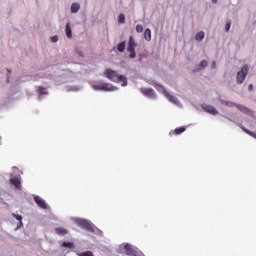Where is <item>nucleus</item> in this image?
I'll return each mask as SVG.
<instances>
[{
  "mask_svg": "<svg viewBox=\"0 0 256 256\" xmlns=\"http://www.w3.org/2000/svg\"><path fill=\"white\" fill-rule=\"evenodd\" d=\"M125 47H126L125 41L118 43V45L116 46L117 51H119V53H125Z\"/></svg>",
  "mask_w": 256,
  "mask_h": 256,
  "instance_id": "12",
  "label": "nucleus"
},
{
  "mask_svg": "<svg viewBox=\"0 0 256 256\" xmlns=\"http://www.w3.org/2000/svg\"><path fill=\"white\" fill-rule=\"evenodd\" d=\"M104 77L113 83H122V87H127V77H125V75L118 74L117 71L113 69L106 68L104 70Z\"/></svg>",
  "mask_w": 256,
  "mask_h": 256,
  "instance_id": "1",
  "label": "nucleus"
},
{
  "mask_svg": "<svg viewBox=\"0 0 256 256\" xmlns=\"http://www.w3.org/2000/svg\"><path fill=\"white\" fill-rule=\"evenodd\" d=\"M136 31L137 33H143V25L141 24L136 25Z\"/></svg>",
  "mask_w": 256,
  "mask_h": 256,
  "instance_id": "28",
  "label": "nucleus"
},
{
  "mask_svg": "<svg viewBox=\"0 0 256 256\" xmlns=\"http://www.w3.org/2000/svg\"><path fill=\"white\" fill-rule=\"evenodd\" d=\"M52 41H53V43H57V41H59V37L53 36Z\"/></svg>",
  "mask_w": 256,
  "mask_h": 256,
  "instance_id": "31",
  "label": "nucleus"
},
{
  "mask_svg": "<svg viewBox=\"0 0 256 256\" xmlns=\"http://www.w3.org/2000/svg\"><path fill=\"white\" fill-rule=\"evenodd\" d=\"M216 65H217V63H216V62H212V64H211V68H212V69H215Z\"/></svg>",
  "mask_w": 256,
  "mask_h": 256,
  "instance_id": "32",
  "label": "nucleus"
},
{
  "mask_svg": "<svg viewBox=\"0 0 256 256\" xmlns=\"http://www.w3.org/2000/svg\"><path fill=\"white\" fill-rule=\"evenodd\" d=\"M136 47L137 42L135 41V38L133 36H130L127 43V53H130V59H135V57H137V53L135 52Z\"/></svg>",
  "mask_w": 256,
  "mask_h": 256,
  "instance_id": "2",
  "label": "nucleus"
},
{
  "mask_svg": "<svg viewBox=\"0 0 256 256\" xmlns=\"http://www.w3.org/2000/svg\"><path fill=\"white\" fill-rule=\"evenodd\" d=\"M55 233H57V235H67V233H69V231H67V229H65L63 227H57V228H55Z\"/></svg>",
  "mask_w": 256,
  "mask_h": 256,
  "instance_id": "13",
  "label": "nucleus"
},
{
  "mask_svg": "<svg viewBox=\"0 0 256 256\" xmlns=\"http://www.w3.org/2000/svg\"><path fill=\"white\" fill-rule=\"evenodd\" d=\"M185 131H186L185 127H179L173 131V135H181V133H185Z\"/></svg>",
  "mask_w": 256,
  "mask_h": 256,
  "instance_id": "20",
  "label": "nucleus"
},
{
  "mask_svg": "<svg viewBox=\"0 0 256 256\" xmlns=\"http://www.w3.org/2000/svg\"><path fill=\"white\" fill-rule=\"evenodd\" d=\"M12 217H14V219H16L17 221H19L20 225L19 227H22L23 226V216L21 215H17V214H12Z\"/></svg>",
  "mask_w": 256,
  "mask_h": 256,
  "instance_id": "21",
  "label": "nucleus"
},
{
  "mask_svg": "<svg viewBox=\"0 0 256 256\" xmlns=\"http://www.w3.org/2000/svg\"><path fill=\"white\" fill-rule=\"evenodd\" d=\"M66 36L68 37V39H71V37H73V33L71 30V24H69V23L66 24Z\"/></svg>",
  "mask_w": 256,
  "mask_h": 256,
  "instance_id": "15",
  "label": "nucleus"
},
{
  "mask_svg": "<svg viewBox=\"0 0 256 256\" xmlns=\"http://www.w3.org/2000/svg\"><path fill=\"white\" fill-rule=\"evenodd\" d=\"M236 108L238 109V111H241L242 113H249V108L241 104H236Z\"/></svg>",
  "mask_w": 256,
  "mask_h": 256,
  "instance_id": "17",
  "label": "nucleus"
},
{
  "mask_svg": "<svg viewBox=\"0 0 256 256\" xmlns=\"http://www.w3.org/2000/svg\"><path fill=\"white\" fill-rule=\"evenodd\" d=\"M242 130H243L245 133H247L248 135H251L252 137H255V139H256V134L253 133L252 131L248 130V129L245 128V127H242Z\"/></svg>",
  "mask_w": 256,
  "mask_h": 256,
  "instance_id": "23",
  "label": "nucleus"
},
{
  "mask_svg": "<svg viewBox=\"0 0 256 256\" xmlns=\"http://www.w3.org/2000/svg\"><path fill=\"white\" fill-rule=\"evenodd\" d=\"M93 89H95V91H117V87L113 86L111 83L106 82L95 84Z\"/></svg>",
  "mask_w": 256,
  "mask_h": 256,
  "instance_id": "5",
  "label": "nucleus"
},
{
  "mask_svg": "<svg viewBox=\"0 0 256 256\" xmlns=\"http://www.w3.org/2000/svg\"><path fill=\"white\" fill-rule=\"evenodd\" d=\"M242 130H243L245 133H247L248 135H251L252 137H255V139H256V134L253 133L252 131L248 130V129L245 128V127H242Z\"/></svg>",
  "mask_w": 256,
  "mask_h": 256,
  "instance_id": "22",
  "label": "nucleus"
},
{
  "mask_svg": "<svg viewBox=\"0 0 256 256\" xmlns=\"http://www.w3.org/2000/svg\"><path fill=\"white\" fill-rule=\"evenodd\" d=\"M62 246L68 248V249H73V243L72 242H63Z\"/></svg>",
  "mask_w": 256,
  "mask_h": 256,
  "instance_id": "25",
  "label": "nucleus"
},
{
  "mask_svg": "<svg viewBox=\"0 0 256 256\" xmlns=\"http://www.w3.org/2000/svg\"><path fill=\"white\" fill-rule=\"evenodd\" d=\"M219 0H212V3H217Z\"/></svg>",
  "mask_w": 256,
  "mask_h": 256,
  "instance_id": "34",
  "label": "nucleus"
},
{
  "mask_svg": "<svg viewBox=\"0 0 256 256\" xmlns=\"http://www.w3.org/2000/svg\"><path fill=\"white\" fill-rule=\"evenodd\" d=\"M140 91L143 95H145V97L155 99V90H153L152 88H141Z\"/></svg>",
  "mask_w": 256,
  "mask_h": 256,
  "instance_id": "6",
  "label": "nucleus"
},
{
  "mask_svg": "<svg viewBox=\"0 0 256 256\" xmlns=\"http://www.w3.org/2000/svg\"><path fill=\"white\" fill-rule=\"evenodd\" d=\"M249 91H253V84L249 85Z\"/></svg>",
  "mask_w": 256,
  "mask_h": 256,
  "instance_id": "33",
  "label": "nucleus"
},
{
  "mask_svg": "<svg viewBox=\"0 0 256 256\" xmlns=\"http://www.w3.org/2000/svg\"><path fill=\"white\" fill-rule=\"evenodd\" d=\"M124 251L128 256H136L137 255V251H135V249H133V246L131 244H125Z\"/></svg>",
  "mask_w": 256,
  "mask_h": 256,
  "instance_id": "9",
  "label": "nucleus"
},
{
  "mask_svg": "<svg viewBox=\"0 0 256 256\" xmlns=\"http://www.w3.org/2000/svg\"><path fill=\"white\" fill-rule=\"evenodd\" d=\"M165 97L170 101V103H174L177 105L179 103V100H177V97L171 95L168 91L164 92Z\"/></svg>",
  "mask_w": 256,
  "mask_h": 256,
  "instance_id": "10",
  "label": "nucleus"
},
{
  "mask_svg": "<svg viewBox=\"0 0 256 256\" xmlns=\"http://www.w3.org/2000/svg\"><path fill=\"white\" fill-rule=\"evenodd\" d=\"M249 73V66L246 64L244 65L240 71L237 72L236 75V83L241 85L245 81V77H247Z\"/></svg>",
  "mask_w": 256,
  "mask_h": 256,
  "instance_id": "3",
  "label": "nucleus"
},
{
  "mask_svg": "<svg viewBox=\"0 0 256 256\" xmlns=\"http://www.w3.org/2000/svg\"><path fill=\"white\" fill-rule=\"evenodd\" d=\"M75 223L79 226L82 227V229H85L86 231H90V233H93L95 231V228H93V225L91 222H89L86 219L83 218H76Z\"/></svg>",
  "mask_w": 256,
  "mask_h": 256,
  "instance_id": "4",
  "label": "nucleus"
},
{
  "mask_svg": "<svg viewBox=\"0 0 256 256\" xmlns=\"http://www.w3.org/2000/svg\"><path fill=\"white\" fill-rule=\"evenodd\" d=\"M11 185H14L16 189H21V179L14 177L10 180Z\"/></svg>",
  "mask_w": 256,
  "mask_h": 256,
  "instance_id": "11",
  "label": "nucleus"
},
{
  "mask_svg": "<svg viewBox=\"0 0 256 256\" xmlns=\"http://www.w3.org/2000/svg\"><path fill=\"white\" fill-rule=\"evenodd\" d=\"M38 93L40 95H47V90L44 87H39L38 88Z\"/></svg>",
  "mask_w": 256,
  "mask_h": 256,
  "instance_id": "26",
  "label": "nucleus"
},
{
  "mask_svg": "<svg viewBox=\"0 0 256 256\" xmlns=\"http://www.w3.org/2000/svg\"><path fill=\"white\" fill-rule=\"evenodd\" d=\"M78 255L79 256H94L93 252H91V251H86V252H83V253L78 254Z\"/></svg>",
  "mask_w": 256,
  "mask_h": 256,
  "instance_id": "29",
  "label": "nucleus"
},
{
  "mask_svg": "<svg viewBox=\"0 0 256 256\" xmlns=\"http://www.w3.org/2000/svg\"><path fill=\"white\" fill-rule=\"evenodd\" d=\"M34 201L40 209H48L47 203L39 196H34Z\"/></svg>",
  "mask_w": 256,
  "mask_h": 256,
  "instance_id": "8",
  "label": "nucleus"
},
{
  "mask_svg": "<svg viewBox=\"0 0 256 256\" xmlns=\"http://www.w3.org/2000/svg\"><path fill=\"white\" fill-rule=\"evenodd\" d=\"M220 103L226 107H237V104L232 101L220 100Z\"/></svg>",
  "mask_w": 256,
  "mask_h": 256,
  "instance_id": "14",
  "label": "nucleus"
},
{
  "mask_svg": "<svg viewBox=\"0 0 256 256\" xmlns=\"http://www.w3.org/2000/svg\"><path fill=\"white\" fill-rule=\"evenodd\" d=\"M202 109L206 112L209 113L210 115H217L219 113V111H217V109L211 105H207L204 104L202 106Z\"/></svg>",
  "mask_w": 256,
  "mask_h": 256,
  "instance_id": "7",
  "label": "nucleus"
},
{
  "mask_svg": "<svg viewBox=\"0 0 256 256\" xmlns=\"http://www.w3.org/2000/svg\"><path fill=\"white\" fill-rule=\"evenodd\" d=\"M118 21L121 24H125V14H119Z\"/></svg>",
  "mask_w": 256,
  "mask_h": 256,
  "instance_id": "24",
  "label": "nucleus"
},
{
  "mask_svg": "<svg viewBox=\"0 0 256 256\" xmlns=\"http://www.w3.org/2000/svg\"><path fill=\"white\" fill-rule=\"evenodd\" d=\"M79 9H81V6L79 5V3H73L71 5V13H77Z\"/></svg>",
  "mask_w": 256,
  "mask_h": 256,
  "instance_id": "16",
  "label": "nucleus"
},
{
  "mask_svg": "<svg viewBox=\"0 0 256 256\" xmlns=\"http://www.w3.org/2000/svg\"><path fill=\"white\" fill-rule=\"evenodd\" d=\"M207 65H208L207 60H203L200 62L199 69H205Z\"/></svg>",
  "mask_w": 256,
  "mask_h": 256,
  "instance_id": "27",
  "label": "nucleus"
},
{
  "mask_svg": "<svg viewBox=\"0 0 256 256\" xmlns=\"http://www.w3.org/2000/svg\"><path fill=\"white\" fill-rule=\"evenodd\" d=\"M231 29V20H228L225 26V31H229Z\"/></svg>",
  "mask_w": 256,
  "mask_h": 256,
  "instance_id": "30",
  "label": "nucleus"
},
{
  "mask_svg": "<svg viewBox=\"0 0 256 256\" xmlns=\"http://www.w3.org/2000/svg\"><path fill=\"white\" fill-rule=\"evenodd\" d=\"M144 38L146 41H151V29H146L144 31Z\"/></svg>",
  "mask_w": 256,
  "mask_h": 256,
  "instance_id": "19",
  "label": "nucleus"
},
{
  "mask_svg": "<svg viewBox=\"0 0 256 256\" xmlns=\"http://www.w3.org/2000/svg\"><path fill=\"white\" fill-rule=\"evenodd\" d=\"M196 41H203L205 39V32L200 31L195 36Z\"/></svg>",
  "mask_w": 256,
  "mask_h": 256,
  "instance_id": "18",
  "label": "nucleus"
}]
</instances>
